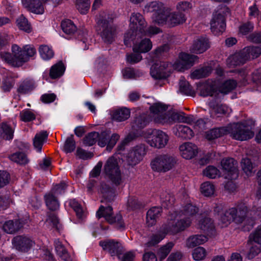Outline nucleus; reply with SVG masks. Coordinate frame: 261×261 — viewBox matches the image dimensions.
Returning <instances> with one entry per match:
<instances>
[{
    "instance_id": "obj_1",
    "label": "nucleus",
    "mask_w": 261,
    "mask_h": 261,
    "mask_svg": "<svg viewBox=\"0 0 261 261\" xmlns=\"http://www.w3.org/2000/svg\"><path fill=\"white\" fill-rule=\"evenodd\" d=\"M198 208L192 204H188L179 211L171 213L166 222L162 225L159 232L153 234L147 247L154 246L162 241L166 235L175 236L190 227L197 217Z\"/></svg>"
},
{
    "instance_id": "obj_2",
    "label": "nucleus",
    "mask_w": 261,
    "mask_h": 261,
    "mask_svg": "<svg viewBox=\"0 0 261 261\" xmlns=\"http://www.w3.org/2000/svg\"><path fill=\"white\" fill-rule=\"evenodd\" d=\"M167 107L161 103H154L150 107L151 117L156 123L171 124L177 122H184L185 117L172 111H166Z\"/></svg>"
},
{
    "instance_id": "obj_3",
    "label": "nucleus",
    "mask_w": 261,
    "mask_h": 261,
    "mask_svg": "<svg viewBox=\"0 0 261 261\" xmlns=\"http://www.w3.org/2000/svg\"><path fill=\"white\" fill-rule=\"evenodd\" d=\"M96 22L98 31L103 41L111 43L114 40L116 28L113 24V19L109 14L101 12L97 17Z\"/></svg>"
},
{
    "instance_id": "obj_4",
    "label": "nucleus",
    "mask_w": 261,
    "mask_h": 261,
    "mask_svg": "<svg viewBox=\"0 0 261 261\" xmlns=\"http://www.w3.org/2000/svg\"><path fill=\"white\" fill-rule=\"evenodd\" d=\"M260 54L261 48L259 47H246L239 53L228 57L226 60L227 65L230 68L243 65L249 60L257 58Z\"/></svg>"
},
{
    "instance_id": "obj_5",
    "label": "nucleus",
    "mask_w": 261,
    "mask_h": 261,
    "mask_svg": "<svg viewBox=\"0 0 261 261\" xmlns=\"http://www.w3.org/2000/svg\"><path fill=\"white\" fill-rule=\"evenodd\" d=\"M177 161V159L174 155L169 153H163L156 155L151 161L150 166L154 171L165 173L174 168Z\"/></svg>"
},
{
    "instance_id": "obj_6",
    "label": "nucleus",
    "mask_w": 261,
    "mask_h": 261,
    "mask_svg": "<svg viewBox=\"0 0 261 261\" xmlns=\"http://www.w3.org/2000/svg\"><path fill=\"white\" fill-rule=\"evenodd\" d=\"M146 23L143 16L139 13H133L130 17V30L124 35V43L125 45H130V41L134 35L137 38L140 33H142L143 28H145Z\"/></svg>"
},
{
    "instance_id": "obj_7",
    "label": "nucleus",
    "mask_w": 261,
    "mask_h": 261,
    "mask_svg": "<svg viewBox=\"0 0 261 261\" xmlns=\"http://www.w3.org/2000/svg\"><path fill=\"white\" fill-rule=\"evenodd\" d=\"M145 9L148 12H154L152 18L155 22L160 25L164 24L168 25L170 10L166 8L162 2H152L146 5Z\"/></svg>"
},
{
    "instance_id": "obj_8",
    "label": "nucleus",
    "mask_w": 261,
    "mask_h": 261,
    "mask_svg": "<svg viewBox=\"0 0 261 261\" xmlns=\"http://www.w3.org/2000/svg\"><path fill=\"white\" fill-rule=\"evenodd\" d=\"M229 14V10L226 6L221 7L213 13L210 24L211 31L215 35H220L225 30V17Z\"/></svg>"
},
{
    "instance_id": "obj_9",
    "label": "nucleus",
    "mask_w": 261,
    "mask_h": 261,
    "mask_svg": "<svg viewBox=\"0 0 261 261\" xmlns=\"http://www.w3.org/2000/svg\"><path fill=\"white\" fill-rule=\"evenodd\" d=\"M104 171L111 181L116 186L122 182L121 171L118 159L114 156L110 157L104 166Z\"/></svg>"
},
{
    "instance_id": "obj_10",
    "label": "nucleus",
    "mask_w": 261,
    "mask_h": 261,
    "mask_svg": "<svg viewBox=\"0 0 261 261\" xmlns=\"http://www.w3.org/2000/svg\"><path fill=\"white\" fill-rule=\"evenodd\" d=\"M253 125L248 124L246 122L236 124L231 130L229 129L230 136L234 139L245 141L252 138L254 135Z\"/></svg>"
},
{
    "instance_id": "obj_11",
    "label": "nucleus",
    "mask_w": 261,
    "mask_h": 261,
    "mask_svg": "<svg viewBox=\"0 0 261 261\" xmlns=\"http://www.w3.org/2000/svg\"><path fill=\"white\" fill-rule=\"evenodd\" d=\"M97 216L99 218L104 217L105 220L110 224H115L117 229L124 227V224L121 215L117 214L113 216V209L111 206L104 207L100 206L96 213Z\"/></svg>"
},
{
    "instance_id": "obj_12",
    "label": "nucleus",
    "mask_w": 261,
    "mask_h": 261,
    "mask_svg": "<svg viewBox=\"0 0 261 261\" xmlns=\"http://www.w3.org/2000/svg\"><path fill=\"white\" fill-rule=\"evenodd\" d=\"M12 50L14 57L20 63L28 61L31 57L36 54V49L32 45H26L21 49L16 44L12 46Z\"/></svg>"
},
{
    "instance_id": "obj_13",
    "label": "nucleus",
    "mask_w": 261,
    "mask_h": 261,
    "mask_svg": "<svg viewBox=\"0 0 261 261\" xmlns=\"http://www.w3.org/2000/svg\"><path fill=\"white\" fill-rule=\"evenodd\" d=\"M13 247L16 250L27 252L35 245V241L26 235L16 236L12 240Z\"/></svg>"
},
{
    "instance_id": "obj_14",
    "label": "nucleus",
    "mask_w": 261,
    "mask_h": 261,
    "mask_svg": "<svg viewBox=\"0 0 261 261\" xmlns=\"http://www.w3.org/2000/svg\"><path fill=\"white\" fill-rule=\"evenodd\" d=\"M151 139L148 140V143L151 146L156 148L165 147L169 141V137L165 132L159 129H153L151 131Z\"/></svg>"
},
{
    "instance_id": "obj_15",
    "label": "nucleus",
    "mask_w": 261,
    "mask_h": 261,
    "mask_svg": "<svg viewBox=\"0 0 261 261\" xmlns=\"http://www.w3.org/2000/svg\"><path fill=\"white\" fill-rule=\"evenodd\" d=\"M179 60L173 64L174 69L182 71L192 66L197 61L198 58L197 56L182 53L179 56Z\"/></svg>"
},
{
    "instance_id": "obj_16",
    "label": "nucleus",
    "mask_w": 261,
    "mask_h": 261,
    "mask_svg": "<svg viewBox=\"0 0 261 261\" xmlns=\"http://www.w3.org/2000/svg\"><path fill=\"white\" fill-rule=\"evenodd\" d=\"M221 164L223 170L225 172L226 178L231 180L238 177L237 162L233 158L223 159L221 161Z\"/></svg>"
},
{
    "instance_id": "obj_17",
    "label": "nucleus",
    "mask_w": 261,
    "mask_h": 261,
    "mask_svg": "<svg viewBox=\"0 0 261 261\" xmlns=\"http://www.w3.org/2000/svg\"><path fill=\"white\" fill-rule=\"evenodd\" d=\"M146 149L144 144L137 145L132 148L127 155V161L129 165L135 166L142 160L146 154Z\"/></svg>"
},
{
    "instance_id": "obj_18",
    "label": "nucleus",
    "mask_w": 261,
    "mask_h": 261,
    "mask_svg": "<svg viewBox=\"0 0 261 261\" xmlns=\"http://www.w3.org/2000/svg\"><path fill=\"white\" fill-rule=\"evenodd\" d=\"M119 138L120 136L117 134H113L110 137L108 132H102L99 134L98 145L102 147L107 145V149L111 150Z\"/></svg>"
},
{
    "instance_id": "obj_19",
    "label": "nucleus",
    "mask_w": 261,
    "mask_h": 261,
    "mask_svg": "<svg viewBox=\"0 0 261 261\" xmlns=\"http://www.w3.org/2000/svg\"><path fill=\"white\" fill-rule=\"evenodd\" d=\"M99 245L104 250L107 251L112 256H117L120 258L122 252V247L121 244L114 240H107L100 241Z\"/></svg>"
},
{
    "instance_id": "obj_20",
    "label": "nucleus",
    "mask_w": 261,
    "mask_h": 261,
    "mask_svg": "<svg viewBox=\"0 0 261 261\" xmlns=\"http://www.w3.org/2000/svg\"><path fill=\"white\" fill-rule=\"evenodd\" d=\"M170 64L160 62V64L155 63L152 65L150 69L151 76L155 79H161L165 78L169 72L168 68Z\"/></svg>"
},
{
    "instance_id": "obj_21",
    "label": "nucleus",
    "mask_w": 261,
    "mask_h": 261,
    "mask_svg": "<svg viewBox=\"0 0 261 261\" xmlns=\"http://www.w3.org/2000/svg\"><path fill=\"white\" fill-rule=\"evenodd\" d=\"M222 210V206L221 205H217L214 208V212L217 213L220 215L219 220L220 222L224 225L227 226L231 221H233L232 217L235 216L236 210L234 209H228L222 214L221 211Z\"/></svg>"
},
{
    "instance_id": "obj_22",
    "label": "nucleus",
    "mask_w": 261,
    "mask_h": 261,
    "mask_svg": "<svg viewBox=\"0 0 261 261\" xmlns=\"http://www.w3.org/2000/svg\"><path fill=\"white\" fill-rule=\"evenodd\" d=\"M23 6L30 11L36 14H42L44 5L41 0H22Z\"/></svg>"
},
{
    "instance_id": "obj_23",
    "label": "nucleus",
    "mask_w": 261,
    "mask_h": 261,
    "mask_svg": "<svg viewBox=\"0 0 261 261\" xmlns=\"http://www.w3.org/2000/svg\"><path fill=\"white\" fill-rule=\"evenodd\" d=\"M210 47V44L207 38L201 37L194 40L190 48L191 53L199 54L205 51Z\"/></svg>"
},
{
    "instance_id": "obj_24",
    "label": "nucleus",
    "mask_w": 261,
    "mask_h": 261,
    "mask_svg": "<svg viewBox=\"0 0 261 261\" xmlns=\"http://www.w3.org/2000/svg\"><path fill=\"white\" fill-rule=\"evenodd\" d=\"M179 150L182 158L187 160L193 158L198 153L197 146L190 142H186L181 145Z\"/></svg>"
},
{
    "instance_id": "obj_25",
    "label": "nucleus",
    "mask_w": 261,
    "mask_h": 261,
    "mask_svg": "<svg viewBox=\"0 0 261 261\" xmlns=\"http://www.w3.org/2000/svg\"><path fill=\"white\" fill-rule=\"evenodd\" d=\"M210 114L212 118L219 117L217 115L226 114L228 113L230 109L225 105L219 103L216 100H212L209 102Z\"/></svg>"
},
{
    "instance_id": "obj_26",
    "label": "nucleus",
    "mask_w": 261,
    "mask_h": 261,
    "mask_svg": "<svg viewBox=\"0 0 261 261\" xmlns=\"http://www.w3.org/2000/svg\"><path fill=\"white\" fill-rule=\"evenodd\" d=\"M98 191L102 195L103 200L108 202L114 200L115 197V191L107 183L104 181L101 182Z\"/></svg>"
},
{
    "instance_id": "obj_27",
    "label": "nucleus",
    "mask_w": 261,
    "mask_h": 261,
    "mask_svg": "<svg viewBox=\"0 0 261 261\" xmlns=\"http://www.w3.org/2000/svg\"><path fill=\"white\" fill-rule=\"evenodd\" d=\"M230 209H234L237 211L234 214L236 216L232 217L233 221L238 224L242 223L246 218L248 212L246 205L244 203H240Z\"/></svg>"
},
{
    "instance_id": "obj_28",
    "label": "nucleus",
    "mask_w": 261,
    "mask_h": 261,
    "mask_svg": "<svg viewBox=\"0 0 261 261\" xmlns=\"http://www.w3.org/2000/svg\"><path fill=\"white\" fill-rule=\"evenodd\" d=\"M200 95L203 97L213 96L217 92L215 88V84L211 81H207L202 83L198 87Z\"/></svg>"
},
{
    "instance_id": "obj_29",
    "label": "nucleus",
    "mask_w": 261,
    "mask_h": 261,
    "mask_svg": "<svg viewBox=\"0 0 261 261\" xmlns=\"http://www.w3.org/2000/svg\"><path fill=\"white\" fill-rule=\"evenodd\" d=\"M208 240L207 237L203 234H195L190 236L186 241V246L192 248L197 246L203 244Z\"/></svg>"
},
{
    "instance_id": "obj_30",
    "label": "nucleus",
    "mask_w": 261,
    "mask_h": 261,
    "mask_svg": "<svg viewBox=\"0 0 261 261\" xmlns=\"http://www.w3.org/2000/svg\"><path fill=\"white\" fill-rule=\"evenodd\" d=\"M35 88V83L33 80L25 79L19 83L17 91L19 94L25 95L31 93Z\"/></svg>"
},
{
    "instance_id": "obj_31",
    "label": "nucleus",
    "mask_w": 261,
    "mask_h": 261,
    "mask_svg": "<svg viewBox=\"0 0 261 261\" xmlns=\"http://www.w3.org/2000/svg\"><path fill=\"white\" fill-rule=\"evenodd\" d=\"M152 46V44L150 40L148 38H144L138 42L134 43L133 50L134 52L147 53L151 49Z\"/></svg>"
},
{
    "instance_id": "obj_32",
    "label": "nucleus",
    "mask_w": 261,
    "mask_h": 261,
    "mask_svg": "<svg viewBox=\"0 0 261 261\" xmlns=\"http://www.w3.org/2000/svg\"><path fill=\"white\" fill-rule=\"evenodd\" d=\"M130 112L128 109L122 108L114 110L112 113V118L117 122H122L128 119Z\"/></svg>"
},
{
    "instance_id": "obj_33",
    "label": "nucleus",
    "mask_w": 261,
    "mask_h": 261,
    "mask_svg": "<svg viewBox=\"0 0 261 261\" xmlns=\"http://www.w3.org/2000/svg\"><path fill=\"white\" fill-rule=\"evenodd\" d=\"M186 20V17L185 14L179 12H170L168 16V25L170 27H173L184 23Z\"/></svg>"
},
{
    "instance_id": "obj_34",
    "label": "nucleus",
    "mask_w": 261,
    "mask_h": 261,
    "mask_svg": "<svg viewBox=\"0 0 261 261\" xmlns=\"http://www.w3.org/2000/svg\"><path fill=\"white\" fill-rule=\"evenodd\" d=\"M22 226V224L18 220H8L4 224L3 229L7 233L11 234L19 230Z\"/></svg>"
},
{
    "instance_id": "obj_35",
    "label": "nucleus",
    "mask_w": 261,
    "mask_h": 261,
    "mask_svg": "<svg viewBox=\"0 0 261 261\" xmlns=\"http://www.w3.org/2000/svg\"><path fill=\"white\" fill-rule=\"evenodd\" d=\"M229 133V128L221 127L215 128L207 131L206 133V138L209 140H214Z\"/></svg>"
},
{
    "instance_id": "obj_36",
    "label": "nucleus",
    "mask_w": 261,
    "mask_h": 261,
    "mask_svg": "<svg viewBox=\"0 0 261 261\" xmlns=\"http://www.w3.org/2000/svg\"><path fill=\"white\" fill-rule=\"evenodd\" d=\"M47 136L48 134L46 131H41L36 134L33 139V145L37 151H41L42 145L46 140Z\"/></svg>"
},
{
    "instance_id": "obj_37",
    "label": "nucleus",
    "mask_w": 261,
    "mask_h": 261,
    "mask_svg": "<svg viewBox=\"0 0 261 261\" xmlns=\"http://www.w3.org/2000/svg\"><path fill=\"white\" fill-rule=\"evenodd\" d=\"M46 205L48 209L54 211L59 208V203L57 197L53 193L49 192L44 195Z\"/></svg>"
},
{
    "instance_id": "obj_38",
    "label": "nucleus",
    "mask_w": 261,
    "mask_h": 261,
    "mask_svg": "<svg viewBox=\"0 0 261 261\" xmlns=\"http://www.w3.org/2000/svg\"><path fill=\"white\" fill-rule=\"evenodd\" d=\"M150 118L147 114H142L135 118L132 127L134 129L142 128L146 126Z\"/></svg>"
},
{
    "instance_id": "obj_39",
    "label": "nucleus",
    "mask_w": 261,
    "mask_h": 261,
    "mask_svg": "<svg viewBox=\"0 0 261 261\" xmlns=\"http://www.w3.org/2000/svg\"><path fill=\"white\" fill-rule=\"evenodd\" d=\"M14 128L7 123L0 125V135L6 140H11L13 138Z\"/></svg>"
},
{
    "instance_id": "obj_40",
    "label": "nucleus",
    "mask_w": 261,
    "mask_h": 261,
    "mask_svg": "<svg viewBox=\"0 0 261 261\" xmlns=\"http://www.w3.org/2000/svg\"><path fill=\"white\" fill-rule=\"evenodd\" d=\"M65 71V67L62 62L53 65L50 70V76L52 79H57L62 76Z\"/></svg>"
},
{
    "instance_id": "obj_41",
    "label": "nucleus",
    "mask_w": 261,
    "mask_h": 261,
    "mask_svg": "<svg viewBox=\"0 0 261 261\" xmlns=\"http://www.w3.org/2000/svg\"><path fill=\"white\" fill-rule=\"evenodd\" d=\"M237 86V82L234 80H228L224 82L219 87V91L226 94L234 90Z\"/></svg>"
},
{
    "instance_id": "obj_42",
    "label": "nucleus",
    "mask_w": 261,
    "mask_h": 261,
    "mask_svg": "<svg viewBox=\"0 0 261 261\" xmlns=\"http://www.w3.org/2000/svg\"><path fill=\"white\" fill-rule=\"evenodd\" d=\"M201 193L206 197L213 195L215 192V186L211 181L203 182L200 186Z\"/></svg>"
},
{
    "instance_id": "obj_43",
    "label": "nucleus",
    "mask_w": 261,
    "mask_h": 261,
    "mask_svg": "<svg viewBox=\"0 0 261 261\" xmlns=\"http://www.w3.org/2000/svg\"><path fill=\"white\" fill-rule=\"evenodd\" d=\"M178 136L186 139H190L194 136V132L189 126L184 125L177 126Z\"/></svg>"
},
{
    "instance_id": "obj_44",
    "label": "nucleus",
    "mask_w": 261,
    "mask_h": 261,
    "mask_svg": "<svg viewBox=\"0 0 261 261\" xmlns=\"http://www.w3.org/2000/svg\"><path fill=\"white\" fill-rule=\"evenodd\" d=\"M212 72L210 67H202L193 71L190 76L193 79H199L208 76Z\"/></svg>"
},
{
    "instance_id": "obj_45",
    "label": "nucleus",
    "mask_w": 261,
    "mask_h": 261,
    "mask_svg": "<svg viewBox=\"0 0 261 261\" xmlns=\"http://www.w3.org/2000/svg\"><path fill=\"white\" fill-rule=\"evenodd\" d=\"M179 85V91L182 93L189 95H193L194 94V91L193 88L184 77H181L180 78Z\"/></svg>"
},
{
    "instance_id": "obj_46",
    "label": "nucleus",
    "mask_w": 261,
    "mask_h": 261,
    "mask_svg": "<svg viewBox=\"0 0 261 261\" xmlns=\"http://www.w3.org/2000/svg\"><path fill=\"white\" fill-rule=\"evenodd\" d=\"M61 27L63 31L67 35H72L77 30L76 27L69 19L63 21L61 23Z\"/></svg>"
},
{
    "instance_id": "obj_47",
    "label": "nucleus",
    "mask_w": 261,
    "mask_h": 261,
    "mask_svg": "<svg viewBox=\"0 0 261 261\" xmlns=\"http://www.w3.org/2000/svg\"><path fill=\"white\" fill-rule=\"evenodd\" d=\"M255 243L254 242H250L249 239L248 244L250 246V249L247 255V257L249 259L253 258L260 252V247L258 245L255 244Z\"/></svg>"
},
{
    "instance_id": "obj_48",
    "label": "nucleus",
    "mask_w": 261,
    "mask_h": 261,
    "mask_svg": "<svg viewBox=\"0 0 261 261\" xmlns=\"http://www.w3.org/2000/svg\"><path fill=\"white\" fill-rule=\"evenodd\" d=\"M9 158L12 161L19 164H25L28 162L27 155L21 152L13 153Z\"/></svg>"
},
{
    "instance_id": "obj_49",
    "label": "nucleus",
    "mask_w": 261,
    "mask_h": 261,
    "mask_svg": "<svg viewBox=\"0 0 261 261\" xmlns=\"http://www.w3.org/2000/svg\"><path fill=\"white\" fill-rule=\"evenodd\" d=\"M198 225L201 229L207 232L213 231L214 229L213 221L208 217H205L204 219H201Z\"/></svg>"
},
{
    "instance_id": "obj_50",
    "label": "nucleus",
    "mask_w": 261,
    "mask_h": 261,
    "mask_svg": "<svg viewBox=\"0 0 261 261\" xmlns=\"http://www.w3.org/2000/svg\"><path fill=\"white\" fill-rule=\"evenodd\" d=\"M39 51L41 58L45 60H49L54 55L52 49L46 45H41L39 47Z\"/></svg>"
},
{
    "instance_id": "obj_51",
    "label": "nucleus",
    "mask_w": 261,
    "mask_h": 261,
    "mask_svg": "<svg viewBox=\"0 0 261 261\" xmlns=\"http://www.w3.org/2000/svg\"><path fill=\"white\" fill-rule=\"evenodd\" d=\"M241 167L243 171L247 176H251L253 174V165L249 159H243L241 161Z\"/></svg>"
},
{
    "instance_id": "obj_52",
    "label": "nucleus",
    "mask_w": 261,
    "mask_h": 261,
    "mask_svg": "<svg viewBox=\"0 0 261 261\" xmlns=\"http://www.w3.org/2000/svg\"><path fill=\"white\" fill-rule=\"evenodd\" d=\"M204 176L211 179L216 178L220 175V171L214 166H208L203 170Z\"/></svg>"
},
{
    "instance_id": "obj_53",
    "label": "nucleus",
    "mask_w": 261,
    "mask_h": 261,
    "mask_svg": "<svg viewBox=\"0 0 261 261\" xmlns=\"http://www.w3.org/2000/svg\"><path fill=\"white\" fill-rule=\"evenodd\" d=\"M161 200L162 206L169 208L173 204L175 199L170 194L164 193L161 195Z\"/></svg>"
},
{
    "instance_id": "obj_54",
    "label": "nucleus",
    "mask_w": 261,
    "mask_h": 261,
    "mask_svg": "<svg viewBox=\"0 0 261 261\" xmlns=\"http://www.w3.org/2000/svg\"><path fill=\"white\" fill-rule=\"evenodd\" d=\"M174 246L173 242H169L162 246L158 251V254L161 259H165Z\"/></svg>"
},
{
    "instance_id": "obj_55",
    "label": "nucleus",
    "mask_w": 261,
    "mask_h": 261,
    "mask_svg": "<svg viewBox=\"0 0 261 261\" xmlns=\"http://www.w3.org/2000/svg\"><path fill=\"white\" fill-rule=\"evenodd\" d=\"M207 255L206 250L202 247H198L194 249L192 252L193 258L197 261L203 260Z\"/></svg>"
},
{
    "instance_id": "obj_56",
    "label": "nucleus",
    "mask_w": 261,
    "mask_h": 261,
    "mask_svg": "<svg viewBox=\"0 0 261 261\" xmlns=\"http://www.w3.org/2000/svg\"><path fill=\"white\" fill-rule=\"evenodd\" d=\"M77 9L82 14H85L89 10L90 2V0H75Z\"/></svg>"
},
{
    "instance_id": "obj_57",
    "label": "nucleus",
    "mask_w": 261,
    "mask_h": 261,
    "mask_svg": "<svg viewBox=\"0 0 261 261\" xmlns=\"http://www.w3.org/2000/svg\"><path fill=\"white\" fill-rule=\"evenodd\" d=\"M18 27L21 30L29 33L31 31V25L28 20L23 16H20L16 20Z\"/></svg>"
},
{
    "instance_id": "obj_58",
    "label": "nucleus",
    "mask_w": 261,
    "mask_h": 261,
    "mask_svg": "<svg viewBox=\"0 0 261 261\" xmlns=\"http://www.w3.org/2000/svg\"><path fill=\"white\" fill-rule=\"evenodd\" d=\"M99 137V133L93 132L89 133L84 139V144L86 146H92L94 144Z\"/></svg>"
},
{
    "instance_id": "obj_59",
    "label": "nucleus",
    "mask_w": 261,
    "mask_h": 261,
    "mask_svg": "<svg viewBox=\"0 0 261 261\" xmlns=\"http://www.w3.org/2000/svg\"><path fill=\"white\" fill-rule=\"evenodd\" d=\"M69 204L75 212L77 217L79 219L82 218L83 211L81 204L75 199L70 200Z\"/></svg>"
},
{
    "instance_id": "obj_60",
    "label": "nucleus",
    "mask_w": 261,
    "mask_h": 261,
    "mask_svg": "<svg viewBox=\"0 0 261 261\" xmlns=\"http://www.w3.org/2000/svg\"><path fill=\"white\" fill-rule=\"evenodd\" d=\"M75 148V142L74 140L73 135L68 137L65 142L64 151L66 153L72 152Z\"/></svg>"
},
{
    "instance_id": "obj_61",
    "label": "nucleus",
    "mask_w": 261,
    "mask_h": 261,
    "mask_svg": "<svg viewBox=\"0 0 261 261\" xmlns=\"http://www.w3.org/2000/svg\"><path fill=\"white\" fill-rule=\"evenodd\" d=\"M250 242L261 245V226H258L249 236Z\"/></svg>"
},
{
    "instance_id": "obj_62",
    "label": "nucleus",
    "mask_w": 261,
    "mask_h": 261,
    "mask_svg": "<svg viewBox=\"0 0 261 261\" xmlns=\"http://www.w3.org/2000/svg\"><path fill=\"white\" fill-rule=\"evenodd\" d=\"M20 118L24 122H29L35 119L36 116L31 111L26 109L20 113Z\"/></svg>"
},
{
    "instance_id": "obj_63",
    "label": "nucleus",
    "mask_w": 261,
    "mask_h": 261,
    "mask_svg": "<svg viewBox=\"0 0 261 261\" xmlns=\"http://www.w3.org/2000/svg\"><path fill=\"white\" fill-rule=\"evenodd\" d=\"M123 74L125 79H135L142 75V73L133 68H127L123 71Z\"/></svg>"
},
{
    "instance_id": "obj_64",
    "label": "nucleus",
    "mask_w": 261,
    "mask_h": 261,
    "mask_svg": "<svg viewBox=\"0 0 261 261\" xmlns=\"http://www.w3.org/2000/svg\"><path fill=\"white\" fill-rule=\"evenodd\" d=\"M169 50L168 44L162 45L156 48L153 53V58H159L164 56Z\"/></svg>"
}]
</instances>
